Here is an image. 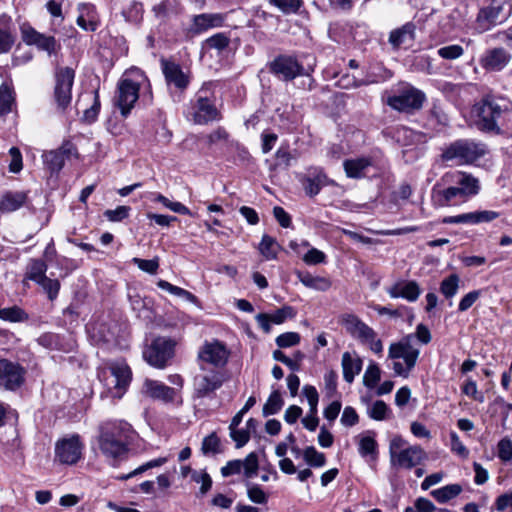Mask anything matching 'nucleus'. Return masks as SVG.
<instances>
[{"instance_id": "nucleus-18", "label": "nucleus", "mask_w": 512, "mask_h": 512, "mask_svg": "<svg viewBox=\"0 0 512 512\" xmlns=\"http://www.w3.org/2000/svg\"><path fill=\"white\" fill-rule=\"evenodd\" d=\"M502 11V4L493 0L489 6L484 7L479 11L476 18L477 29L480 32H484L498 24H501L503 22V19L501 18Z\"/></svg>"}, {"instance_id": "nucleus-53", "label": "nucleus", "mask_w": 512, "mask_h": 512, "mask_svg": "<svg viewBox=\"0 0 512 512\" xmlns=\"http://www.w3.org/2000/svg\"><path fill=\"white\" fill-rule=\"evenodd\" d=\"M389 408L386 403L382 400H377L373 403L372 407L368 410L370 418L376 421H382L386 419Z\"/></svg>"}, {"instance_id": "nucleus-59", "label": "nucleus", "mask_w": 512, "mask_h": 512, "mask_svg": "<svg viewBox=\"0 0 512 512\" xmlns=\"http://www.w3.org/2000/svg\"><path fill=\"white\" fill-rule=\"evenodd\" d=\"M500 216L499 212L492 210H482V211H473V225L481 224V223H489L494 221Z\"/></svg>"}, {"instance_id": "nucleus-39", "label": "nucleus", "mask_w": 512, "mask_h": 512, "mask_svg": "<svg viewBox=\"0 0 512 512\" xmlns=\"http://www.w3.org/2000/svg\"><path fill=\"white\" fill-rule=\"evenodd\" d=\"M47 265L44 261L39 259L31 260L29 263L26 277L36 283L40 282L46 277Z\"/></svg>"}, {"instance_id": "nucleus-45", "label": "nucleus", "mask_w": 512, "mask_h": 512, "mask_svg": "<svg viewBox=\"0 0 512 512\" xmlns=\"http://www.w3.org/2000/svg\"><path fill=\"white\" fill-rule=\"evenodd\" d=\"M304 459L312 467H323L326 463L325 455L318 452L313 446H309L304 450Z\"/></svg>"}, {"instance_id": "nucleus-26", "label": "nucleus", "mask_w": 512, "mask_h": 512, "mask_svg": "<svg viewBox=\"0 0 512 512\" xmlns=\"http://www.w3.org/2000/svg\"><path fill=\"white\" fill-rule=\"evenodd\" d=\"M386 291L391 298H403L409 302H415L421 294V289L414 280L398 281L387 288Z\"/></svg>"}, {"instance_id": "nucleus-30", "label": "nucleus", "mask_w": 512, "mask_h": 512, "mask_svg": "<svg viewBox=\"0 0 512 512\" xmlns=\"http://www.w3.org/2000/svg\"><path fill=\"white\" fill-rule=\"evenodd\" d=\"M433 193L440 206H450L458 202H464L471 197L465 193V190H461L459 187L453 186L452 184L442 190L436 191L433 189Z\"/></svg>"}, {"instance_id": "nucleus-35", "label": "nucleus", "mask_w": 512, "mask_h": 512, "mask_svg": "<svg viewBox=\"0 0 512 512\" xmlns=\"http://www.w3.org/2000/svg\"><path fill=\"white\" fill-rule=\"evenodd\" d=\"M299 281L307 288L317 291H327L332 283L329 278L322 276H313L309 272L298 271L296 273Z\"/></svg>"}, {"instance_id": "nucleus-48", "label": "nucleus", "mask_w": 512, "mask_h": 512, "mask_svg": "<svg viewBox=\"0 0 512 512\" xmlns=\"http://www.w3.org/2000/svg\"><path fill=\"white\" fill-rule=\"evenodd\" d=\"M381 377L380 368L376 363H371L363 376V383L368 388H374Z\"/></svg>"}, {"instance_id": "nucleus-5", "label": "nucleus", "mask_w": 512, "mask_h": 512, "mask_svg": "<svg viewBox=\"0 0 512 512\" xmlns=\"http://www.w3.org/2000/svg\"><path fill=\"white\" fill-rule=\"evenodd\" d=\"M147 81L144 73L139 69H133L125 73L118 83L116 106L121 115L127 117L139 98V89Z\"/></svg>"}, {"instance_id": "nucleus-1", "label": "nucleus", "mask_w": 512, "mask_h": 512, "mask_svg": "<svg viewBox=\"0 0 512 512\" xmlns=\"http://www.w3.org/2000/svg\"><path fill=\"white\" fill-rule=\"evenodd\" d=\"M130 425L123 421H107L99 425L96 442L101 454L110 463L121 460L128 452Z\"/></svg>"}, {"instance_id": "nucleus-28", "label": "nucleus", "mask_w": 512, "mask_h": 512, "mask_svg": "<svg viewBox=\"0 0 512 512\" xmlns=\"http://www.w3.org/2000/svg\"><path fill=\"white\" fill-rule=\"evenodd\" d=\"M223 22L224 16L219 13L195 15L192 19L189 32L193 35L201 34L210 28L221 27Z\"/></svg>"}, {"instance_id": "nucleus-51", "label": "nucleus", "mask_w": 512, "mask_h": 512, "mask_svg": "<svg viewBox=\"0 0 512 512\" xmlns=\"http://www.w3.org/2000/svg\"><path fill=\"white\" fill-rule=\"evenodd\" d=\"M37 284H39L43 288V290L47 293V296L51 301L57 298L60 290V282L57 279H51L46 276Z\"/></svg>"}, {"instance_id": "nucleus-3", "label": "nucleus", "mask_w": 512, "mask_h": 512, "mask_svg": "<svg viewBox=\"0 0 512 512\" xmlns=\"http://www.w3.org/2000/svg\"><path fill=\"white\" fill-rule=\"evenodd\" d=\"M389 456L391 467L396 470H412L428 457L420 445H408L400 435H396L390 440Z\"/></svg>"}, {"instance_id": "nucleus-38", "label": "nucleus", "mask_w": 512, "mask_h": 512, "mask_svg": "<svg viewBox=\"0 0 512 512\" xmlns=\"http://www.w3.org/2000/svg\"><path fill=\"white\" fill-rule=\"evenodd\" d=\"M14 102L15 96L12 87L3 83L0 86V116L10 113Z\"/></svg>"}, {"instance_id": "nucleus-7", "label": "nucleus", "mask_w": 512, "mask_h": 512, "mask_svg": "<svg viewBox=\"0 0 512 512\" xmlns=\"http://www.w3.org/2000/svg\"><path fill=\"white\" fill-rule=\"evenodd\" d=\"M425 99L426 96L421 90L406 85L388 96L386 104L398 112L412 114L422 108Z\"/></svg>"}, {"instance_id": "nucleus-17", "label": "nucleus", "mask_w": 512, "mask_h": 512, "mask_svg": "<svg viewBox=\"0 0 512 512\" xmlns=\"http://www.w3.org/2000/svg\"><path fill=\"white\" fill-rule=\"evenodd\" d=\"M340 323L351 337L361 343L373 339L375 331L354 314H343L340 317Z\"/></svg>"}, {"instance_id": "nucleus-22", "label": "nucleus", "mask_w": 512, "mask_h": 512, "mask_svg": "<svg viewBox=\"0 0 512 512\" xmlns=\"http://www.w3.org/2000/svg\"><path fill=\"white\" fill-rule=\"evenodd\" d=\"M300 181L304 191L310 197L316 196L323 187L330 183L323 170L317 167L309 168Z\"/></svg>"}, {"instance_id": "nucleus-47", "label": "nucleus", "mask_w": 512, "mask_h": 512, "mask_svg": "<svg viewBox=\"0 0 512 512\" xmlns=\"http://www.w3.org/2000/svg\"><path fill=\"white\" fill-rule=\"evenodd\" d=\"M244 470V476L249 480L257 474L259 463L258 456L255 452L249 453L246 458L242 461Z\"/></svg>"}, {"instance_id": "nucleus-19", "label": "nucleus", "mask_w": 512, "mask_h": 512, "mask_svg": "<svg viewBox=\"0 0 512 512\" xmlns=\"http://www.w3.org/2000/svg\"><path fill=\"white\" fill-rule=\"evenodd\" d=\"M109 372L111 381L107 382L106 385L108 387L113 386L117 390L114 396L120 398L131 381V369L126 363L118 362L111 364Z\"/></svg>"}, {"instance_id": "nucleus-14", "label": "nucleus", "mask_w": 512, "mask_h": 512, "mask_svg": "<svg viewBox=\"0 0 512 512\" xmlns=\"http://www.w3.org/2000/svg\"><path fill=\"white\" fill-rule=\"evenodd\" d=\"M223 375L217 370H211L200 375L194 379V391L198 398L210 396L214 391L219 389L223 384Z\"/></svg>"}, {"instance_id": "nucleus-4", "label": "nucleus", "mask_w": 512, "mask_h": 512, "mask_svg": "<svg viewBox=\"0 0 512 512\" xmlns=\"http://www.w3.org/2000/svg\"><path fill=\"white\" fill-rule=\"evenodd\" d=\"M414 335H407L389 346L388 358L394 360L395 375L407 378L415 367L420 350L413 345Z\"/></svg>"}, {"instance_id": "nucleus-8", "label": "nucleus", "mask_w": 512, "mask_h": 512, "mask_svg": "<svg viewBox=\"0 0 512 512\" xmlns=\"http://www.w3.org/2000/svg\"><path fill=\"white\" fill-rule=\"evenodd\" d=\"M75 71L70 67L57 68L55 72L54 101L57 109L64 112L72 100Z\"/></svg>"}, {"instance_id": "nucleus-32", "label": "nucleus", "mask_w": 512, "mask_h": 512, "mask_svg": "<svg viewBox=\"0 0 512 512\" xmlns=\"http://www.w3.org/2000/svg\"><path fill=\"white\" fill-rule=\"evenodd\" d=\"M362 360L356 354L344 352L342 355L343 378L347 383H352L356 375L362 370Z\"/></svg>"}, {"instance_id": "nucleus-9", "label": "nucleus", "mask_w": 512, "mask_h": 512, "mask_svg": "<svg viewBox=\"0 0 512 512\" xmlns=\"http://www.w3.org/2000/svg\"><path fill=\"white\" fill-rule=\"evenodd\" d=\"M174 342L158 337L143 351V358L151 366L163 369L174 355Z\"/></svg>"}, {"instance_id": "nucleus-56", "label": "nucleus", "mask_w": 512, "mask_h": 512, "mask_svg": "<svg viewBox=\"0 0 512 512\" xmlns=\"http://www.w3.org/2000/svg\"><path fill=\"white\" fill-rule=\"evenodd\" d=\"M202 452L206 455L209 453L216 454L220 452V439L215 433H211L203 439Z\"/></svg>"}, {"instance_id": "nucleus-55", "label": "nucleus", "mask_w": 512, "mask_h": 512, "mask_svg": "<svg viewBox=\"0 0 512 512\" xmlns=\"http://www.w3.org/2000/svg\"><path fill=\"white\" fill-rule=\"evenodd\" d=\"M390 77H391L390 73H389V75H384V74H376V73L367 72L366 77L364 79H354L351 84V87L358 88L361 86L379 83V82L384 81Z\"/></svg>"}, {"instance_id": "nucleus-15", "label": "nucleus", "mask_w": 512, "mask_h": 512, "mask_svg": "<svg viewBox=\"0 0 512 512\" xmlns=\"http://www.w3.org/2000/svg\"><path fill=\"white\" fill-rule=\"evenodd\" d=\"M161 69L168 85L175 86L178 90H185L190 84L189 72L183 71L182 67L171 60L162 58Z\"/></svg>"}, {"instance_id": "nucleus-23", "label": "nucleus", "mask_w": 512, "mask_h": 512, "mask_svg": "<svg viewBox=\"0 0 512 512\" xmlns=\"http://www.w3.org/2000/svg\"><path fill=\"white\" fill-rule=\"evenodd\" d=\"M142 393L154 400L170 403L174 401L177 391L175 388L166 386L160 381L145 379Z\"/></svg>"}, {"instance_id": "nucleus-42", "label": "nucleus", "mask_w": 512, "mask_h": 512, "mask_svg": "<svg viewBox=\"0 0 512 512\" xmlns=\"http://www.w3.org/2000/svg\"><path fill=\"white\" fill-rule=\"evenodd\" d=\"M460 278L457 274H451L442 280L440 284V292L446 298H452L457 294Z\"/></svg>"}, {"instance_id": "nucleus-50", "label": "nucleus", "mask_w": 512, "mask_h": 512, "mask_svg": "<svg viewBox=\"0 0 512 512\" xmlns=\"http://www.w3.org/2000/svg\"><path fill=\"white\" fill-rule=\"evenodd\" d=\"M437 54L445 60H455L464 54V49L461 45L453 44L441 47L437 50Z\"/></svg>"}, {"instance_id": "nucleus-21", "label": "nucleus", "mask_w": 512, "mask_h": 512, "mask_svg": "<svg viewBox=\"0 0 512 512\" xmlns=\"http://www.w3.org/2000/svg\"><path fill=\"white\" fill-rule=\"evenodd\" d=\"M296 316V310L292 306H283L277 309L274 313H259L255 319L260 328L265 332L269 333L271 330V323L282 324L287 319H292Z\"/></svg>"}, {"instance_id": "nucleus-57", "label": "nucleus", "mask_w": 512, "mask_h": 512, "mask_svg": "<svg viewBox=\"0 0 512 512\" xmlns=\"http://www.w3.org/2000/svg\"><path fill=\"white\" fill-rule=\"evenodd\" d=\"M300 335L297 332H286L280 334L275 342L280 348H288L300 343Z\"/></svg>"}, {"instance_id": "nucleus-43", "label": "nucleus", "mask_w": 512, "mask_h": 512, "mask_svg": "<svg viewBox=\"0 0 512 512\" xmlns=\"http://www.w3.org/2000/svg\"><path fill=\"white\" fill-rule=\"evenodd\" d=\"M259 250L266 259H274L277 256L278 245L273 237L264 235L259 244Z\"/></svg>"}, {"instance_id": "nucleus-58", "label": "nucleus", "mask_w": 512, "mask_h": 512, "mask_svg": "<svg viewBox=\"0 0 512 512\" xmlns=\"http://www.w3.org/2000/svg\"><path fill=\"white\" fill-rule=\"evenodd\" d=\"M166 462H167V458H165V457L153 459V460L148 461L145 464L139 466L138 468H136L134 471L130 472L129 474L122 476L121 479H124V480L129 479V478H131L137 474L143 473L149 469H152L155 467H160V466L164 465Z\"/></svg>"}, {"instance_id": "nucleus-54", "label": "nucleus", "mask_w": 512, "mask_h": 512, "mask_svg": "<svg viewBox=\"0 0 512 512\" xmlns=\"http://www.w3.org/2000/svg\"><path fill=\"white\" fill-rule=\"evenodd\" d=\"M390 77H391L390 73H389V75H384V74H376V73L367 72L366 77L364 79H354L351 84V87L358 88L361 86L379 83V82L384 81Z\"/></svg>"}, {"instance_id": "nucleus-64", "label": "nucleus", "mask_w": 512, "mask_h": 512, "mask_svg": "<svg viewBox=\"0 0 512 512\" xmlns=\"http://www.w3.org/2000/svg\"><path fill=\"white\" fill-rule=\"evenodd\" d=\"M498 457L502 461H509L512 459V441L509 439H502L498 443Z\"/></svg>"}, {"instance_id": "nucleus-49", "label": "nucleus", "mask_w": 512, "mask_h": 512, "mask_svg": "<svg viewBox=\"0 0 512 512\" xmlns=\"http://www.w3.org/2000/svg\"><path fill=\"white\" fill-rule=\"evenodd\" d=\"M155 201L161 203L163 206H165L166 208L170 209L175 213H179L182 215H191L190 210L185 205H183L180 202L171 201L162 194H157Z\"/></svg>"}, {"instance_id": "nucleus-11", "label": "nucleus", "mask_w": 512, "mask_h": 512, "mask_svg": "<svg viewBox=\"0 0 512 512\" xmlns=\"http://www.w3.org/2000/svg\"><path fill=\"white\" fill-rule=\"evenodd\" d=\"M83 447L79 435L59 439L55 444V460L61 464L74 465L81 459Z\"/></svg>"}, {"instance_id": "nucleus-33", "label": "nucleus", "mask_w": 512, "mask_h": 512, "mask_svg": "<svg viewBox=\"0 0 512 512\" xmlns=\"http://www.w3.org/2000/svg\"><path fill=\"white\" fill-rule=\"evenodd\" d=\"M372 165V161L368 157H360L355 159H347L343 163V167L347 177L362 178L365 176V170Z\"/></svg>"}, {"instance_id": "nucleus-62", "label": "nucleus", "mask_w": 512, "mask_h": 512, "mask_svg": "<svg viewBox=\"0 0 512 512\" xmlns=\"http://www.w3.org/2000/svg\"><path fill=\"white\" fill-rule=\"evenodd\" d=\"M207 45L210 48L217 50H223L229 44V38L223 33H217L206 40Z\"/></svg>"}, {"instance_id": "nucleus-44", "label": "nucleus", "mask_w": 512, "mask_h": 512, "mask_svg": "<svg viewBox=\"0 0 512 512\" xmlns=\"http://www.w3.org/2000/svg\"><path fill=\"white\" fill-rule=\"evenodd\" d=\"M247 488L248 498L256 504H265L268 501V496L263 489L256 484H252L249 480L245 482Z\"/></svg>"}, {"instance_id": "nucleus-46", "label": "nucleus", "mask_w": 512, "mask_h": 512, "mask_svg": "<svg viewBox=\"0 0 512 512\" xmlns=\"http://www.w3.org/2000/svg\"><path fill=\"white\" fill-rule=\"evenodd\" d=\"M377 447V442L373 437L364 436L359 440L358 451L362 457H366L368 455L376 457Z\"/></svg>"}, {"instance_id": "nucleus-13", "label": "nucleus", "mask_w": 512, "mask_h": 512, "mask_svg": "<svg viewBox=\"0 0 512 512\" xmlns=\"http://www.w3.org/2000/svg\"><path fill=\"white\" fill-rule=\"evenodd\" d=\"M192 108L193 121L196 124L203 125L221 118L220 112L215 106L214 99L203 96L201 93L197 95Z\"/></svg>"}, {"instance_id": "nucleus-2", "label": "nucleus", "mask_w": 512, "mask_h": 512, "mask_svg": "<svg viewBox=\"0 0 512 512\" xmlns=\"http://www.w3.org/2000/svg\"><path fill=\"white\" fill-rule=\"evenodd\" d=\"M474 112L480 130L499 134L500 124L512 114V102L506 97L489 93L474 105Z\"/></svg>"}, {"instance_id": "nucleus-6", "label": "nucleus", "mask_w": 512, "mask_h": 512, "mask_svg": "<svg viewBox=\"0 0 512 512\" xmlns=\"http://www.w3.org/2000/svg\"><path fill=\"white\" fill-rule=\"evenodd\" d=\"M486 153L485 146L470 139H459L447 145L441 154L443 162L452 165H470L483 157Z\"/></svg>"}, {"instance_id": "nucleus-34", "label": "nucleus", "mask_w": 512, "mask_h": 512, "mask_svg": "<svg viewBox=\"0 0 512 512\" xmlns=\"http://www.w3.org/2000/svg\"><path fill=\"white\" fill-rule=\"evenodd\" d=\"M414 33L415 25L413 23H406L402 27L391 31L389 42L394 47L409 44L414 40Z\"/></svg>"}, {"instance_id": "nucleus-41", "label": "nucleus", "mask_w": 512, "mask_h": 512, "mask_svg": "<svg viewBox=\"0 0 512 512\" xmlns=\"http://www.w3.org/2000/svg\"><path fill=\"white\" fill-rule=\"evenodd\" d=\"M283 404H284V401H283L279 391H277V390L273 391L263 406V410H262L263 416L266 417V416L274 415V414L278 413L281 410Z\"/></svg>"}, {"instance_id": "nucleus-24", "label": "nucleus", "mask_w": 512, "mask_h": 512, "mask_svg": "<svg viewBox=\"0 0 512 512\" xmlns=\"http://www.w3.org/2000/svg\"><path fill=\"white\" fill-rule=\"evenodd\" d=\"M302 394L306 397L309 404V413L302 419V423L309 431H315L319 424V419L317 417V406L319 401L318 391L312 385H304L302 388Z\"/></svg>"}, {"instance_id": "nucleus-12", "label": "nucleus", "mask_w": 512, "mask_h": 512, "mask_svg": "<svg viewBox=\"0 0 512 512\" xmlns=\"http://www.w3.org/2000/svg\"><path fill=\"white\" fill-rule=\"evenodd\" d=\"M229 352L226 346L218 340L206 341L198 352V359L202 363L211 364L214 367H222L226 364Z\"/></svg>"}, {"instance_id": "nucleus-36", "label": "nucleus", "mask_w": 512, "mask_h": 512, "mask_svg": "<svg viewBox=\"0 0 512 512\" xmlns=\"http://www.w3.org/2000/svg\"><path fill=\"white\" fill-rule=\"evenodd\" d=\"M11 19L7 15L0 16V54L8 53L15 42V37L10 31Z\"/></svg>"}, {"instance_id": "nucleus-10", "label": "nucleus", "mask_w": 512, "mask_h": 512, "mask_svg": "<svg viewBox=\"0 0 512 512\" xmlns=\"http://www.w3.org/2000/svg\"><path fill=\"white\" fill-rule=\"evenodd\" d=\"M272 74L282 81H292L296 77L308 75L304 66L292 55H279L269 64Z\"/></svg>"}, {"instance_id": "nucleus-61", "label": "nucleus", "mask_w": 512, "mask_h": 512, "mask_svg": "<svg viewBox=\"0 0 512 512\" xmlns=\"http://www.w3.org/2000/svg\"><path fill=\"white\" fill-rule=\"evenodd\" d=\"M462 392L480 403L484 402V395L478 391L474 380L468 379L462 386Z\"/></svg>"}, {"instance_id": "nucleus-31", "label": "nucleus", "mask_w": 512, "mask_h": 512, "mask_svg": "<svg viewBox=\"0 0 512 512\" xmlns=\"http://www.w3.org/2000/svg\"><path fill=\"white\" fill-rule=\"evenodd\" d=\"M28 195L23 191H7L0 199V213L6 214L20 209L27 201Z\"/></svg>"}, {"instance_id": "nucleus-16", "label": "nucleus", "mask_w": 512, "mask_h": 512, "mask_svg": "<svg viewBox=\"0 0 512 512\" xmlns=\"http://www.w3.org/2000/svg\"><path fill=\"white\" fill-rule=\"evenodd\" d=\"M24 380V369L17 363L6 359L0 360V386L14 390Z\"/></svg>"}, {"instance_id": "nucleus-52", "label": "nucleus", "mask_w": 512, "mask_h": 512, "mask_svg": "<svg viewBox=\"0 0 512 512\" xmlns=\"http://www.w3.org/2000/svg\"><path fill=\"white\" fill-rule=\"evenodd\" d=\"M132 262L137 265V267L151 275H154L157 273L159 268V258L155 257L153 259L145 260L141 258L134 257L132 259Z\"/></svg>"}, {"instance_id": "nucleus-25", "label": "nucleus", "mask_w": 512, "mask_h": 512, "mask_svg": "<svg viewBox=\"0 0 512 512\" xmlns=\"http://www.w3.org/2000/svg\"><path fill=\"white\" fill-rule=\"evenodd\" d=\"M22 39L27 45H35L39 49L53 53L56 48V40L53 36H46L34 28L28 26L21 29Z\"/></svg>"}, {"instance_id": "nucleus-37", "label": "nucleus", "mask_w": 512, "mask_h": 512, "mask_svg": "<svg viewBox=\"0 0 512 512\" xmlns=\"http://www.w3.org/2000/svg\"><path fill=\"white\" fill-rule=\"evenodd\" d=\"M462 490L463 488L460 484H449L433 490L431 495L439 503H446L456 498L462 492Z\"/></svg>"}, {"instance_id": "nucleus-40", "label": "nucleus", "mask_w": 512, "mask_h": 512, "mask_svg": "<svg viewBox=\"0 0 512 512\" xmlns=\"http://www.w3.org/2000/svg\"><path fill=\"white\" fill-rule=\"evenodd\" d=\"M0 319L9 322H23L28 319L27 313L18 306L0 308Z\"/></svg>"}, {"instance_id": "nucleus-29", "label": "nucleus", "mask_w": 512, "mask_h": 512, "mask_svg": "<svg viewBox=\"0 0 512 512\" xmlns=\"http://www.w3.org/2000/svg\"><path fill=\"white\" fill-rule=\"evenodd\" d=\"M510 60L511 56L504 48H494L486 52L481 59V65L489 71H501Z\"/></svg>"}, {"instance_id": "nucleus-60", "label": "nucleus", "mask_w": 512, "mask_h": 512, "mask_svg": "<svg viewBox=\"0 0 512 512\" xmlns=\"http://www.w3.org/2000/svg\"><path fill=\"white\" fill-rule=\"evenodd\" d=\"M130 207L118 206L116 209H109L104 212V216L111 222H120L129 215Z\"/></svg>"}, {"instance_id": "nucleus-20", "label": "nucleus", "mask_w": 512, "mask_h": 512, "mask_svg": "<svg viewBox=\"0 0 512 512\" xmlns=\"http://www.w3.org/2000/svg\"><path fill=\"white\" fill-rule=\"evenodd\" d=\"M442 180L444 183L452 184L453 186L459 187L461 190H465V193L469 196L478 194L480 186L477 178L462 171H455L446 173Z\"/></svg>"}, {"instance_id": "nucleus-27", "label": "nucleus", "mask_w": 512, "mask_h": 512, "mask_svg": "<svg viewBox=\"0 0 512 512\" xmlns=\"http://www.w3.org/2000/svg\"><path fill=\"white\" fill-rule=\"evenodd\" d=\"M75 148L72 143L66 142L57 150L45 152L43 154L44 162L52 172H58L62 169L65 164V160L68 159Z\"/></svg>"}, {"instance_id": "nucleus-63", "label": "nucleus", "mask_w": 512, "mask_h": 512, "mask_svg": "<svg viewBox=\"0 0 512 512\" xmlns=\"http://www.w3.org/2000/svg\"><path fill=\"white\" fill-rule=\"evenodd\" d=\"M435 506L434 504L426 499V498H419L415 502V506L406 508L405 512H434Z\"/></svg>"}]
</instances>
